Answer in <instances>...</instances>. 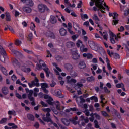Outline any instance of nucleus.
<instances>
[{
	"mask_svg": "<svg viewBox=\"0 0 129 129\" xmlns=\"http://www.w3.org/2000/svg\"><path fill=\"white\" fill-rule=\"evenodd\" d=\"M79 37V35L75 34V35L72 36V39L73 41H76V40H77V39H78Z\"/></svg>",
	"mask_w": 129,
	"mask_h": 129,
	"instance_id": "obj_40",
	"label": "nucleus"
},
{
	"mask_svg": "<svg viewBox=\"0 0 129 129\" xmlns=\"http://www.w3.org/2000/svg\"><path fill=\"white\" fill-rule=\"evenodd\" d=\"M61 122L64 125H69L70 124V119L69 120L66 118H62L61 119Z\"/></svg>",
	"mask_w": 129,
	"mask_h": 129,
	"instance_id": "obj_21",
	"label": "nucleus"
},
{
	"mask_svg": "<svg viewBox=\"0 0 129 129\" xmlns=\"http://www.w3.org/2000/svg\"><path fill=\"white\" fill-rule=\"evenodd\" d=\"M84 113L85 114H86V116H89L90 115V116H91V115H92L93 113H91L90 115V113H89V110H88V109H86L84 111Z\"/></svg>",
	"mask_w": 129,
	"mask_h": 129,
	"instance_id": "obj_46",
	"label": "nucleus"
},
{
	"mask_svg": "<svg viewBox=\"0 0 129 129\" xmlns=\"http://www.w3.org/2000/svg\"><path fill=\"white\" fill-rule=\"evenodd\" d=\"M55 59L57 61H61V60H63V58L60 55L55 56Z\"/></svg>",
	"mask_w": 129,
	"mask_h": 129,
	"instance_id": "obj_49",
	"label": "nucleus"
},
{
	"mask_svg": "<svg viewBox=\"0 0 129 129\" xmlns=\"http://www.w3.org/2000/svg\"><path fill=\"white\" fill-rule=\"evenodd\" d=\"M8 28L9 31H10L11 33H13V34H14L15 31H14V29H13V27H12L10 26H8Z\"/></svg>",
	"mask_w": 129,
	"mask_h": 129,
	"instance_id": "obj_59",
	"label": "nucleus"
},
{
	"mask_svg": "<svg viewBox=\"0 0 129 129\" xmlns=\"http://www.w3.org/2000/svg\"><path fill=\"white\" fill-rule=\"evenodd\" d=\"M118 17V14L116 12L114 13V15L113 16V19H114L113 20V25H115V26H116L118 24V19H117V17Z\"/></svg>",
	"mask_w": 129,
	"mask_h": 129,
	"instance_id": "obj_6",
	"label": "nucleus"
},
{
	"mask_svg": "<svg viewBox=\"0 0 129 129\" xmlns=\"http://www.w3.org/2000/svg\"><path fill=\"white\" fill-rule=\"evenodd\" d=\"M71 78V77L70 76H68L67 77V82L68 83H76V80L74 79H70Z\"/></svg>",
	"mask_w": 129,
	"mask_h": 129,
	"instance_id": "obj_17",
	"label": "nucleus"
},
{
	"mask_svg": "<svg viewBox=\"0 0 129 129\" xmlns=\"http://www.w3.org/2000/svg\"><path fill=\"white\" fill-rule=\"evenodd\" d=\"M60 102L59 101H56L55 102V104L53 106H55L56 108L57 109V110H61V108H60Z\"/></svg>",
	"mask_w": 129,
	"mask_h": 129,
	"instance_id": "obj_32",
	"label": "nucleus"
},
{
	"mask_svg": "<svg viewBox=\"0 0 129 129\" xmlns=\"http://www.w3.org/2000/svg\"><path fill=\"white\" fill-rule=\"evenodd\" d=\"M82 45H83L82 44V41L80 40H78L77 43H76V46L77 47H78V48H80L81 46H82Z\"/></svg>",
	"mask_w": 129,
	"mask_h": 129,
	"instance_id": "obj_37",
	"label": "nucleus"
},
{
	"mask_svg": "<svg viewBox=\"0 0 129 129\" xmlns=\"http://www.w3.org/2000/svg\"><path fill=\"white\" fill-rule=\"evenodd\" d=\"M23 51L24 52H26V53H27L28 54H33V51L32 50H29L27 49H23Z\"/></svg>",
	"mask_w": 129,
	"mask_h": 129,
	"instance_id": "obj_55",
	"label": "nucleus"
},
{
	"mask_svg": "<svg viewBox=\"0 0 129 129\" xmlns=\"http://www.w3.org/2000/svg\"><path fill=\"white\" fill-rule=\"evenodd\" d=\"M9 115H16V111L14 110H9L8 112Z\"/></svg>",
	"mask_w": 129,
	"mask_h": 129,
	"instance_id": "obj_38",
	"label": "nucleus"
},
{
	"mask_svg": "<svg viewBox=\"0 0 129 129\" xmlns=\"http://www.w3.org/2000/svg\"><path fill=\"white\" fill-rule=\"evenodd\" d=\"M103 58L104 59V60H106V62L107 64V68L108 69V70H112V68H111V67L110 66V61L109 59H108V57H107V56H106V55H104L103 56Z\"/></svg>",
	"mask_w": 129,
	"mask_h": 129,
	"instance_id": "obj_8",
	"label": "nucleus"
},
{
	"mask_svg": "<svg viewBox=\"0 0 129 129\" xmlns=\"http://www.w3.org/2000/svg\"><path fill=\"white\" fill-rule=\"evenodd\" d=\"M31 103V105H33V106L36 105V103H35V98H32L30 99Z\"/></svg>",
	"mask_w": 129,
	"mask_h": 129,
	"instance_id": "obj_52",
	"label": "nucleus"
},
{
	"mask_svg": "<svg viewBox=\"0 0 129 129\" xmlns=\"http://www.w3.org/2000/svg\"><path fill=\"white\" fill-rule=\"evenodd\" d=\"M22 10L25 13H30L32 12V9L29 7L24 6L23 7Z\"/></svg>",
	"mask_w": 129,
	"mask_h": 129,
	"instance_id": "obj_15",
	"label": "nucleus"
},
{
	"mask_svg": "<svg viewBox=\"0 0 129 129\" xmlns=\"http://www.w3.org/2000/svg\"><path fill=\"white\" fill-rule=\"evenodd\" d=\"M2 92L3 94L7 95L9 93V90H8V88L4 87L2 89Z\"/></svg>",
	"mask_w": 129,
	"mask_h": 129,
	"instance_id": "obj_28",
	"label": "nucleus"
},
{
	"mask_svg": "<svg viewBox=\"0 0 129 129\" xmlns=\"http://www.w3.org/2000/svg\"><path fill=\"white\" fill-rule=\"evenodd\" d=\"M31 83H33V86H36V87H39L40 83H39V79L37 77H35L34 81H31Z\"/></svg>",
	"mask_w": 129,
	"mask_h": 129,
	"instance_id": "obj_13",
	"label": "nucleus"
},
{
	"mask_svg": "<svg viewBox=\"0 0 129 129\" xmlns=\"http://www.w3.org/2000/svg\"><path fill=\"white\" fill-rule=\"evenodd\" d=\"M47 102L50 105H52V106H54V104H56V102H53V98H50L47 100Z\"/></svg>",
	"mask_w": 129,
	"mask_h": 129,
	"instance_id": "obj_23",
	"label": "nucleus"
},
{
	"mask_svg": "<svg viewBox=\"0 0 129 129\" xmlns=\"http://www.w3.org/2000/svg\"><path fill=\"white\" fill-rule=\"evenodd\" d=\"M72 52V58L73 60H78L80 58V55L78 54V51L77 49H75L74 50L73 49L71 50Z\"/></svg>",
	"mask_w": 129,
	"mask_h": 129,
	"instance_id": "obj_3",
	"label": "nucleus"
},
{
	"mask_svg": "<svg viewBox=\"0 0 129 129\" xmlns=\"http://www.w3.org/2000/svg\"><path fill=\"white\" fill-rule=\"evenodd\" d=\"M43 119L45 120L46 122H50L51 124H53L55 127H56L57 129H59V127L58 126V125L57 123H54L53 122L52 119H51L50 118H43Z\"/></svg>",
	"mask_w": 129,
	"mask_h": 129,
	"instance_id": "obj_7",
	"label": "nucleus"
},
{
	"mask_svg": "<svg viewBox=\"0 0 129 129\" xmlns=\"http://www.w3.org/2000/svg\"><path fill=\"white\" fill-rule=\"evenodd\" d=\"M49 37L55 39V35L52 32H49Z\"/></svg>",
	"mask_w": 129,
	"mask_h": 129,
	"instance_id": "obj_60",
	"label": "nucleus"
},
{
	"mask_svg": "<svg viewBox=\"0 0 129 129\" xmlns=\"http://www.w3.org/2000/svg\"><path fill=\"white\" fill-rule=\"evenodd\" d=\"M93 19L95 21H98V22H99V21H100L99 18H98V16H97V15L96 14L94 15V17H93Z\"/></svg>",
	"mask_w": 129,
	"mask_h": 129,
	"instance_id": "obj_54",
	"label": "nucleus"
},
{
	"mask_svg": "<svg viewBox=\"0 0 129 129\" xmlns=\"http://www.w3.org/2000/svg\"><path fill=\"white\" fill-rule=\"evenodd\" d=\"M37 10L39 13H45L46 11L48 13H50V9L48 8V6L42 3L38 5Z\"/></svg>",
	"mask_w": 129,
	"mask_h": 129,
	"instance_id": "obj_1",
	"label": "nucleus"
},
{
	"mask_svg": "<svg viewBox=\"0 0 129 129\" xmlns=\"http://www.w3.org/2000/svg\"><path fill=\"white\" fill-rule=\"evenodd\" d=\"M0 53L2 54V56H0V60L2 62H5L6 59H7V53H6V51L2 47V46L0 45Z\"/></svg>",
	"mask_w": 129,
	"mask_h": 129,
	"instance_id": "obj_2",
	"label": "nucleus"
},
{
	"mask_svg": "<svg viewBox=\"0 0 129 129\" xmlns=\"http://www.w3.org/2000/svg\"><path fill=\"white\" fill-rule=\"evenodd\" d=\"M104 89V91L105 93H107L108 94H109V93H110V90H109L108 89V88H107V87H104L103 88Z\"/></svg>",
	"mask_w": 129,
	"mask_h": 129,
	"instance_id": "obj_43",
	"label": "nucleus"
},
{
	"mask_svg": "<svg viewBox=\"0 0 129 129\" xmlns=\"http://www.w3.org/2000/svg\"><path fill=\"white\" fill-rule=\"evenodd\" d=\"M8 120V118H3L0 120V124H5V123H7V121Z\"/></svg>",
	"mask_w": 129,
	"mask_h": 129,
	"instance_id": "obj_36",
	"label": "nucleus"
},
{
	"mask_svg": "<svg viewBox=\"0 0 129 129\" xmlns=\"http://www.w3.org/2000/svg\"><path fill=\"white\" fill-rule=\"evenodd\" d=\"M28 38L29 39V41H31V40L33 39V33H30L28 35Z\"/></svg>",
	"mask_w": 129,
	"mask_h": 129,
	"instance_id": "obj_63",
	"label": "nucleus"
},
{
	"mask_svg": "<svg viewBox=\"0 0 129 129\" xmlns=\"http://www.w3.org/2000/svg\"><path fill=\"white\" fill-rule=\"evenodd\" d=\"M88 44L92 50H94V51H97V50H98V45H97L96 43H94V42L91 40H89L88 41Z\"/></svg>",
	"mask_w": 129,
	"mask_h": 129,
	"instance_id": "obj_4",
	"label": "nucleus"
},
{
	"mask_svg": "<svg viewBox=\"0 0 129 129\" xmlns=\"http://www.w3.org/2000/svg\"><path fill=\"white\" fill-rule=\"evenodd\" d=\"M78 67L79 69H84L86 68V63L83 60L80 61L78 64Z\"/></svg>",
	"mask_w": 129,
	"mask_h": 129,
	"instance_id": "obj_9",
	"label": "nucleus"
},
{
	"mask_svg": "<svg viewBox=\"0 0 129 129\" xmlns=\"http://www.w3.org/2000/svg\"><path fill=\"white\" fill-rule=\"evenodd\" d=\"M87 81L88 82H94L95 81V78L93 76L87 77Z\"/></svg>",
	"mask_w": 129,
	"mask_h": 129,
	"instance_id": "obj_27",
	"label": "nucleus"
},
{
	"mask_svg": "<svg viewBox=\"0 0 129 129\" xmlns=\"http://www.w3.org/2000/svg\"><path fill=\"white\" fill-rule=\"evenodd\" d=\"M81 87H83V84L79 83H77L75 86L76 90H80Z\"/></svg>",
	"mask_w": 129,
	"mask_h": 129,
	"instance_id": "obj_25",
	"label": "nucleus"
},
{
	"mask_svg": "<svg viewBox=\"0 0 129 129\" xmlns=\"http://www.w3.org/2000/svg\"><path fill=\"white\" fill-rule=\"evenodd\" d=\"M92 2H95V6L99 9H104L103 7V1L102 0H91Z\"/></svg>",
	"mask_w": 129,
	"mask_h": 129,
	"instance_id": "obj_5",
	"label": "nucleus"
},
{
	"mask_svg": "<svg viewBox=\"0 0 129 129\" xmlns=\"http://www.w3.org/2000/svg\"><path fill=\"white\" fill-rule=\"evenodd\" d=\"M1 70L4 75H8V72H7L6 68L1 67Z\"/></svg>",
	"mask_w": 129,
	"mask_h": 129,
	"instance_id": "obj_41",
	"label": "nucleus"
},
{
	"mask_svg": "<svg viewBox=\"0 0 129 129\" xmlns=\"http://www.w3.org/2000/svg\"><path fill=\"white\" fill-rule=\"evenodd\" d=\"M80 51L83 53L84 52H87V51H88V49L86 48L84 45H82L80 47Z\"/></svg>",
	"mask_w": 129,
	"mask_h": 129,
	"instance_id": "obj_29",
	"label": "nucleus"
},
{
	"mask_svg": "<svg viewBox=\"0 0 129 129\" xmlns=\"http://www.w3.org/2000/svg\"><path fill=\"white\" fill-rule=\"evenodd\" d=\"M21 44H22V41L21 40H19V39H16L15 41V45L17 46H20Z\"/></svg>",
	"mask_w": 129,
	"mask_h": 129,
	"instance_id": "obj_47",
	"label": "nucleus"
},
{
	"mask_svg": "<svg viewBox=\"0 0 129 129\" xmlns=\"http://www.w3.org/2000/svg\"><path fill=\"white\" fill-rule=\"evenodd\" d=\"M124 86V84H123V83H121L120 84H117L116 85V87H117V88H120L121 87H123Z\"/></svg>",
	"mask_w": 129,
	"mask_h": 129,
	"instance_id": "obj_50",
	"label": "nucleus"
},
{
	"mask_svg": "<svg viewBox=\"0 0 129 129\" xmlns=\"http://www.w3.org/2000/svg\"><path fill=\"white\" fill-rule=\"evenodd\" d=\"M59 34L60 36H66L67 35V31L63 28H60L59 30Z\"/></svg>",
	"mask_w": 129,
	"mask_h": 129,
	"instance_id": "obj_14",
	"label": "nucleus"
},
{
	"mask_svg": "<svg viewBox=\"0 0 129 129\" xmlns=\"http://www.w3.org/2000/svg\"><path fill=\"white\" fill-rule=\"evenodd\" d=\"M70 75L72 76V77H76L78 74L77 73L74 71H72L70 72Z\"/></svg>",
	"mask_w": 129,
	"mask_h": 129,
	"instance_id": "obj_33",
	"label": "nucleus"
},
{
	"mask_svg": "<svg viewBox=\"0 0 129 129\" xmlns=\"http://www.w3.org/2000/svg\"><path fill=\"white\" fill-rule=\"evenodd\" d=\"M83 56L84 57V58H87V59H92V58H93V55H92V54H90V53H84L83 54Z\"/></svg>",
	"mask_w": 129,
	"mask_h": 129,
	"instance_id": "obj_19",
	"label": "nucleus"
},
{
	"mask_svg": "<svg viewBox=\"0 0 129 129\" xmlns=\"http://www.w3.org/2000/svg\"><path fill=\"white\" fill-rule=\"evenodd\" d=\"M81 17L82 19V20H87V19H88V15H87V14H81Z\"/></svg>",
	"mask_w": 129,
	"mask_h": 129,
	"instance_id": "obj_42",
	"label": "nucleus"
},
{
	"mask_svg": "<svg viewBox=\"0 0 129 129\" xmlns=\"http://www.w3.org/2000/svg\"><path fill=\"white\" fill-rule=\"evenodd\" d=\"M99 33L100 34L101 36H102L104 40L107 41L108 40V34H107V32L105 31L103 33L101 31H99Z\"/></svg>",
	"mask_w": 129,
	"mask_h": 129,
	"instance_id": "obj_12",
	"label": "nucleus"
},
{
	"mask_svg": "<svg viewBox=\"0 0 129 129\" xmlns=\"http://www.w3.org/2000/svg\"><path fill=\"white\" fill-rule=\"evenodd\" d=\"M50 21L51 24H56L57 23V19L53 15L50 16Z\"/></svg>",
	"mask_w": 129,
	"mask_h": 129,
	"instance_id": "obj_20",
	"label": "nucleus"
},
{
	"mask_svg": "<svg viewBox=\"0 0 129 129\" xmlns=\"http://www.w3.org/2000/svg\"><path fill=\"white\" fill-rule=\"evenodd\" d=\"M94 115H95V117H96V118H97V119H98V120H100L101 117L99 115L97 114V113H95L94 114Z\"/></svg>",
	"mask_w": 129,
	"mask_h": 129,
	"instance_id": "obj_58",
	"label": "nucleus"
},
{
	"mask_svg": "<svg viewBox=\"0 0 129 129\" xmlns=\"http://www.w3.org/2000/svg\"><path fill=\"white\" fill-rule=\"evenodd\" d=\"M100 99H101V103H103V104H104L103 100H105V98H104V96H103V95H101Z\"/></svg>",
	"mask_w": 129,
	"mask_h": 129,
	"instance_id": "obj_61",
	"label": "nucleus"
},
{
	"mask_svg": "<svg viewBox=\"0 0 129 129\" xmlns=\"http://www.w3.org/2000/svg\"><path fill=\"white\" fill-rule=\"evenodd\" d=\"M11 78L13 81H16V80H17V79H18V78H17V76H16V75H15L12 76Z\"/></svg>",
	"mask_w": 129,
	"mask_h": 129,
	"instance_id": "obj_64",
	"label": "nucleus"
},
{
	"mask_svg": "<svg viewBox=\"0 0 129 129\" xmlns=\"http://www.w3.org/2000/svg\"><path fill=\"white\" fill-rule=\"evenodd\" d=\"M43 70L45 71L46 75V77H49L50 76V69L48 68V67H45V68H43Z\"/></svg>",
	"mask_w": 129,
	"mask_h": 129,
	"instance_id": "obj_24",
	"label": "nucleus"
},
{
	"mask_svg": "<svg viewBox=\"0 0 129 129\" xmlns=\"http://www.w3.org/2000/svg\"><path fill=\"white\" fill-rule=\"evenodd\" d=\"M40 86L42 88V89H45L46 88H48V84L46 83H42L40 84Z\"/></svg>",
	"mask_w": 129,
	"mask_h": 129,
	"instance_id": "obj_34",
	"label": "nucleus"
},
{
	"mask_svg": "<svg viewBox=\"0 0 129 129\" xmlns=\"http://www.w3.org/2000/svg\"><path fill=\"white\" fill-rule=\"evenodd\" d=\"M66 46L67 48H68L69 49H71L75 47V43H74V42L72 41H69L66 42Z\"/></svg>",
	"mask_w": 129,
	"mask_h": 129,
	"instance_id": "obj_10",
	"label": "nucleus"
},
{
	"mask_svg": "<svg viewBox=\"0 0 129 129\" xmlns=\"http://www.w3.org/2000/svg\"><path fill=\"white\" fill-rule=\"evenodd\" d=\"M52 65L53 66H54V67H55L58 71H59V72H62V70L60 68L58 67V65L57 64V63L54 62L52 63Z\"/></svg>",
	"mask_w": 129,
	"mask_h": 129,
	"instance_id": "obj_39",
	"label": "nucleus"
},
{
	"mask_svg": "<svg viewBox=\"0 0 129 129\" xmlns=\"http://www.w3.org/2000/svg\"><path fill=\"white\" fill-rule=\"evenodd\" d=\"M28 97L29 100L31 98H34V97H33V90H29L28 94Z\"/></svg>",
	"mask_w": 129,
	"mask_h": 129,
	"instance_id": "obj_35",
	"label": "nucleus"
},
{
	"mask_svg": "<svg viewBox=\"0 0 129 129\" xmlns=\"http://www.w3.org/2000/svg\"><path fill=\"white\" fill-rule=\"evenodd\" d=\"M73 27L75 30H77L78 28H79V26L78 25V24L76 22H73Z\"/></svg>",
	"mask_w": 129,
	"mask_h": 129,
	"instance_id": "obj_45",
	"label": "nucleus"
},
{
	"mask_svg": "<svg viewBox=\"0 0 129 129\" xmlns=\"http://www.w3.org/2000/svg\"><path fill=\"white\" fill-rule=\"evenodd\" d=\"M55 95L56 96H58V97H60V98H62L63 96H62V92L60 90H55Z\"/></svg>",
	"mask_w": 129,
	"mask_h": 129,
	"instance_id": "obj_22",
	"label": "nucleus"
},
{
	"mask_svg": "<svg viewBox=\"0 0 129 129\" xmlns=\"http://www.w3.org/2000/svg\"><path fill=\"white\" fill-rule=\"evenodd\" d=\"M64 67L67 70H72L73 69V66L70 63L64 64Z\"/></svg>",
	"mask_w": 129,
	"mask_h": 129,
	"instance_id": "obj_18",
	"label": "nucleus"
},
{
	"mask_svg": "<svg viewBox=\"0 0 129 129\" xmlns=\"http://www.w3.org/2000/svg\"><path fill=\"white\" fill-rule=\"evenodd\" d=\"M77 119H78V117L77 116H76L74 118L70 119V121L71 122H72L73 124H77V123H78Z\"/></svg>",
	"mask_w": 129,
	"mask_h": 129,
	"instance_id": "obj_26",
	"label": "nucleus"
},
{
	"mask_svg": "<svg viewBox=\"0 0 129 129\" xmlns=\"http://www.w3.org/2000/svg\"><path fill=\"white\" fill-rule=\"evenodd\" d=\"M91 100H94L95 102H98V98L97 97L92 96L90 97Z\"/></svg>",
	"mask_w": 129,
	"mask_h": 129,
	"instance_id": "obj_44",
	"label": "nucleus"
},
{
	"mask_svg": "<svg viewBox=\"0 0 129 129\" xmlns=\"http://www.w3.org/2000/svg\"><path fill=\"white\" fill-rule=\"evenodd\" d=\"M47 66L46 65V63H45V62L42 60H39V64L37 65V69L38 70H40L42 68V67H43V68H45Z\"/></svg>",
	"mask_w": 129,
	"mask_h": 129,
	"instance_id": "obj_11",
	"label": "nucleus"
},
{
	"mask_svg": "<svg viewBox=\"0 0 129 129\" xmlns=\"http://www.w3.org/2000/svg\"><path fill=\"white\" fill-rule=\"evenodd\" d=\"M27 117H28V119L29 120H31V121H34V120H35V117L32 114H28L27 115Z\"/></svg>",
	"mask_w": 129,
	"mask_h": 129,
	"instance_id": "obj_31",
	"label": "nucleus"
},
{
	"mask_svg": "<svg viewBox=\"0 0 129 129\" xmlns=\"http://www.w3.org/2000/svg\"><path fill=\"white\" fill-rule=\"evenodd\" d=\"M43 110L44 112H47V113L51 112V109L49 108L43 109Z\"/></svg>",
	"mask_w": 129,
	"mask_h": 129,
	"instance_id": "obj_57",
	"label": "nucleus"
},
{
	"mask_svg": "<svg viewBox=\"0 0 129 129\" xmlns=\"http://www.w3.org/2000/svg\"><path fill=\"white\" fill-rule=\"evenodd\" d=\"M26 6H29V7H33L34 6V2L33 0H25L24 2Z\"/></svg>",
	"mask_w": 129,
	"mask_h": 129,
	"instance_id": "obj_16",
	"label": "nucleus"
},
{
	"mask_svg": "<svg viewBox=\"0 0 129 129\" xmlns=\"http://www.w3.org/2000/svg\"><path fill=\"white\" fill-rule=\"evenodd\" d=\"M5 15L6 21H7L8 22H10V21H11V14H10V13L7 12Z\"/></svg>",
	"mask_w": 129,
	"mask_h": 129,
	"instance_id": "obj_30",
	"label": "nucleus"
},
{
	"mask_svg": "<svg viewBox=\"0 0 129 129\" xmlns=\"http://www.w3.org/2000/svg\"><path fill=\"white\" fill-rule=\"evenodd\" d=\"M101 113H102V115L103 116H108V114L105 111H101Z\"/></svg>",
	"mask_w": 129,
	"mask_h": 129,
	"instance_id": "obj_62",
	"label": "nucleus"
},
{
	"mask_svg": "<svg viewBox=\"0 0 129 129\" xmlns=\"http://www.w3.org/2000/svg\"><path fill=\"white\" fill-rule=\"evenodd\" d=\"M110 41L111 42V44H115V40H114V37H110Z\"/></svg>",
	"mask_w": 129,
	"mask_h": 129,
	"instance_id": "obj_53",
	"label": "nucleus"
},
{
	"mask_svg": "<svg viewBox=\"0 0 129 129\" xmlns=\"http://www.w3.org/2000/svg\"><path fill=\"white\" fill-rule=\"evenodd\" d=\"M94 124H95V127L96 128H99L100 126L99 125H98V122L97 120H95L94 121Z\"/></svg>",
	"mask_w": 129,
	"mask_h": 129,
	"instance_id": "obj_48",
	"label": "nucleus"
},
{
	"mask_svg": "<svg viewBox=\"0 0 129 129\" xmlns=\"http://www.w3.org/2000/svg\"><path fill=\"white\" fill-rule=\"evenodd\" d=\"M80 103H84L85 102V99L82 98V96H80Z\"/></svg>",
	"mask_w": 129,
	"mask_h": 129,
	"instance_id": "obj_56",
	"label": "nucleus"
},
{
	"mask_svg": "<svg viewBox=\"0 0 129 129\" xmlns=\"http://www.w3.org/2000/svg\"><path fill=\"white\" fill-rule=\"evenodd\" d=\"M35 28H36V25H35V24H34V22H31V25H30L31 30L33 31V30H34V29H35Z\"/></svg>",
	"mask_w": 129,
	"mask_h": 129,
	"instance_id": "obj_51",
	"label": "nucleus"
}]
</instances>
